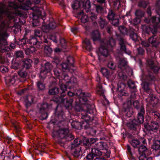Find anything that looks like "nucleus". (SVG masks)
<instances>
[{
  "mask_svg": "<svg viewBox=\"0 0 160 160\" xmlns=\"http://www.w3.org/2000/svg\"><path fill=\"white\" fill-rule=\"evenodd\" d=\"M72 86L71 85V90ZM91 96L90 93L82 92L80 89H75L74 92L71 90V110L73 107L72 103L75 102L74 110L81 112L80 117L82 119L81 122L72 120L71 122L72 128L78 130L87 129L89 127V122L92 120L93 115H95L96 110L94 104L88 103V98Z\"/></svg>",
  "mask_w": 160,
  "mask_h": 160,
  "instance_id": "1",
  "label": "nucleus"
},
{
  "mask_svg": "<svg viewBox=\"0 0 160 160\" xmlns=\"http://www.w3.org/2000/svg\"><path fill=\"white\" fill-rule=\"evenodd\" d=\"M66 85H61L59 89L57 87L53 86L52 84L49 87L48 93L49 95H56L60 93V96H56L52 100L57 104L63 105L65 109L70 113V90L67 92Z\"/></svg>",
  "mask_w": 160,
  "mask_h": 160,
  "instance_id": "2",
  "label": "nucleus"
},
{
  "mask_svg": "<svg viewBox=\"0 0 160 160\" xmlns=\"http://www.w3.org/2000/svg\"><path fill=\"white\" fill-rule=\"evenodd\" d=\"M116 45L115 40L112 37H110L105 41L104 45L99 49L98 59L100 62H105L109 55V51H112V48Z\"/></svg>",
  "mask_w": 160,
  "mask_h": 160,
  "instance_id": "3",
  "label": "nucleus"
},
{
  "mask_svg": "<svg viewBox=\"0 0 160 160\" xmlns=\"http://www.w3.org/2000/svg\"><path fill=\"white\" fill-rule=\"evenodd\" d=\"M98 140L97 138H88L82 136L80 138L75 136L71 133V142L72 141V147L79 146L80 145L83 146L86 150L90 149L91 145Z\"/></svg>",
  "mask_w": 160,
  "mask_h": 160,
  "instance_id": "4",
  "label": "nucleus"
},
{
  "mask_svg": "<svg viewBox=\"0 0 160 160\" xmlns=\"http://www.w3.org/2000/svg\"><path fill=\"white\" fill-rule=\"evenodd\" d=\"M70 133L68 129L62 128L52 132L53 138L59 142H62L64 146H70Z\"/></svg>",
  "mask_w": 160,
  "mask_h": 160,
  "instance_id": "5",
  "label": "nucleus"
},
{
  "mask_svg": "<svg viewBox=\"0 0 160 160\" xmlns=\"http://www.w3.org/2000/svg\"><path fill=\"white\" fill-rule=\"evenodd\" d=\"M145 113V109L143 107L141 108L138 113L137 118H134L127 123V125L129 128L131 130L137 131L140 125L144 122Z\"/></svg>",
  "mask_w": 160,
  "mask_h": 160,
  "instance_id": "6",
  "label": "nucleus"
},
{
  "mask_svg": "<svg viewBox=\"0 0 160 160\" xmlns=\"http://www.w3.org/2000/svg\"><path fill=\"white\" fill-rule=\"evenodd\" d=\"M52 108V104L43 102L38 104L36 112L42 120L46 119L48 116L49 109Z\"/></svg>",
  "mask_w": 160,
  "mask_h": 160,
  "instance_id": "7",
  "label": "nucleus"
},
{
  "mask_svg": "<svg viewBox=\"0 0 160 160\" xmlns=\"http://www.w3.org/2000/svg\"><path fill=\"white\" fill-rule=\"evenodd\" d=\"M77 13L78 14V16L81 18L82 22L84 23L91 20L95 26L98 25L97 22V16L95 13H91L90 14L85 15L83 11H78Z\"/></svg>",
  "mask_w": 160,
  "mask_h": 160,
  "instance_id": "8",
  "label": "nucleus"
},
{
  "mask_svg": "<svg viewBox=\"0 0 160 160\" xmlns=\"http://www.w3.org/2000/svg\"><path fill=\"white\" fill-rule=\"evenodd\" d=\"M53 66L51 63L49 62H46L42 66L41 68L40 73V78L44 79L47 76L48 74L51 73V70L53 68Z\"/></svg>",
  "mask_w": 160,
  "mask_h": 160,
  "instance_id": "9",
  "label": "nucleus"
},
{
  "mask_svg": "<svg viewBox=\"0 0 160 160\" xmlns=\"http://www.w3.org/2000/svg\"><path fill=\"white\" fill-rule=\"evenodd\" d=\"M158 28L159 26L153 25L150 27L149 26L145 24L142 25V28L143 33L146 35H149L150 33H152V35H154L157 32Z\"/></svg>",
  "mask_w": 160,
  "mask_h": 160,
  "instance_id": "10",
  "label": "nucleus"
},
{
  "mask_svg": "<svg viewBox=\"0 0 160 160\" xmlns=\"http://www.w3.org/2000/svg\"><path fill=\"white\" fill-rule=\"evenodd\" d=\"M128 139L129 142L132 147L134 148H138V151L139 148L141 146L145 147L144 145H141L140 141L136 137L135 134L133 135L132 134H128Z\"/></svg>",
  "mask_w": 160,
  "mask_h": 160,
  "instance_id": "11",
  "label": "nucleus"
},
{
  "mask_svg": "<svg viewBox=\"0 0 160 160\" xmlns=\"http://www.w3.org/2000/svg\"><path fill=\"white\" fill-rule=\"evenodd\" d=\"M123 118L125 119H127L128 118H130L133 116L134 112L133 108L131 107L130 105L127 104H124L123 108L122 110Z\"/></svg>",
  "mask_w": 160,
  "mask_h": 160,
  "instance_id": "12",
  "label": "nucleus"
},
{
  "mask_svg": "<svg viewBox=\"0 0 160 160\" xmlns=\"http://www.w3.org/2000/svg\"><path fill=\"white\" fill-rule=\"evenodd\" d=\"M126 84L124 83H121L118 84L117 90L119 91L118 95L120 98L123 99L125 97H128L129 94L125 90Z\"/></svg>",
  "mask_w": 160,
  "mask_h": 160,
  "instance_id": "13",
  "label": "nucleus"
},
{
  "mask_svg": "<svg viewBox=\"0 0 160 160\" xmlns=\"http://www.w3.org/2000/svg\"><path fill=\"white\" fill-rule=\"evenodd\" d=\"M138 152L140 155L139 160H146L148 156L151 153L148 148L144 146H142L139 148Z\"/></svg>",
  "mask_w": 160,
  "mask_h": 160,
  "instance_id": "14",
  "label": "nucleus"
},
{
  "mask_svg": "<svg viewBox=\"0 0 160 160\" xmlns=\"http://www.w3.org/2000/svg\"><path fill=\"white\" fill-rule=\"evenodd\" d=\"M143 127L142 128L144 132H147L151 131H154L157 129V126L155 124L154 125H151V122L148 120L146 118V122L142 125Z\"/></svg>",
  "mask_w": 160,
  "mask_h": 160,
  "instance_id": "15",
  "label": "nucleus"
},
{
  "mask_svg": "<svg viewBox=\"0 0 160 160\" xmlns=\"http://www.w3.org/2000/svg\"><path fill=\"white\" fill-rule=\"evenodd\" d=\"M148 74L146 76V81L143 82L142 84V88L144 90L145 93L147 94L148 97L150 95H151L153 93V91L152 89L151 88L150 86V83L148 82V81L153 82L154 81H151L148 80L146 78V77Z\"/></svg>",
  "mask_w": 160,
  "mask_h": 160,
  "instance_id": "16",
  "label": "nucleus"
},
{
  "mask_svg": "<svg viewBox=\"0 0 160 160\" xmlns=\"http://www.w3.org/2000/svg\"><path fill=\"white\" fill-rule=\"evenodd\" d=\"M117 39L118 42V44L120 51L121 52L127 53V52L126 41V40L123 38L122 36L119 35H117Z\"/></svg>",
  "mask_w": 160,
  "mask_h": 160,
  "instance_id": "17",
  "label": "nucleus"
},
{
  "mask_svg": "<svg viewBox=\"0 0 160 160\" xmlns=\"http://www.w3.org/2000/svg\"><path fill=\"white\" fill-rule=\"evenodd\" d=\"M42 46H44V52L47 55L49 56L52 54L53 50L51 47V42L48 39H44L43 41Z\"/></svg>",
  "mask_w": 160,
  "mask_h": 160,
  "instance_id": "18",
  "label": "nucleus"
},
{
  "mask_svg": "<svg viewBox=\"0 0 160 160\" xmlns=\"http://www.w3.org/2000/svg\"><path fill=\"white\" fill-rule=\"evenodd\" d=\"M42 0H28L26 3H23L21 5V9L24 10H28L31 8L32 4L35 5L40 3Z\"/></svg>",
  "mask_w": 160,
  "mask_h": 160,
  "instance_id": "19",
  "label": "nucleus"
},
{
  "mask_svg": "<svg viewBox=\"0 0 160 160\" xmlns=\"http://www.w3.org/2000/svg\"><path fill=\"white\" fill-rule=\"evenodd\" d=\"M27 42L31 46H35L37 48H39L42 46L43 43L38 41V38L33 36H31L29 38H28Z\"/></svg>",
  "mask_w": 160,
  "mask_h": 160,
  "instance_id": "20",
  "label": "nucleus"
},
{
  "mask_svg": "<svg viewBox=\"0 0 160 160\" xmlns=\"http://www.w3.org/2000/svg\"><path fill=\"white\" fill-rule=\"evenodd\" d=\"M82 5H83V1H79L78 0H75L73 1L72 5V8L75 11L74 12L76 13V17L79 18V17L78 16V14L77 13L78 11H83L82 9Z\"/></svg>",
  "mask_w": 160,
  "mask_h": 160,
  "instance_id": "21",
  "label": "nucleus"
},
{
  "mask_svg": "<svg viewBox=\"0 0 160 160\" xmlns=\"http://www.w3.org/2000/svg\"><path fill=\"white\" fill-rule=\"evenodd\" d=\"M57 27V24L54 21L50 22L48 24H43L42 26V30L44 32L47 33L50 32L51 29L55 28Z\"/></svg>",
  "mask_w": 160,
  "mask_h": 160,
  "instance_id": "22",
  "label": "nucleus"
},
{
  "mask_svg": "<svg viewBox=\"0 0 160 160\" xmlns=\"http://www.w3.org/2000/svg\"><path fill=\"white\" fill-rule=\"evenodd\" d=\"M160 17L154 16L151 18H146L144 20V22L147 23L152 22L153 24V25L159 26V24L160 22V20L159 19Z\"/></svg>",
  "mask_w": 160,
  "mask_h": 160,
  "instance_id": "23",
  "label": "nucleus"
},
{
  "mask_svg": "<svg viewBox=\"0 0 160 160\" xmlns=\"http://www.w3.org/2000/svg\"><path fill=\"white\" fill-rule=\"evenodd\" d=\"M81 147L76 146L75 147H72V141L71 142V154L75 158H79L80 156V151Z\"/></svg>",
  "mask_w": 160,
  "mask_h": 160,
  "instance_id": "24",
  "label": "nucleus"
},
{
  "mask_svg": "<svg viewBox=\"0 0 160 160\" xmlns=\"http://www.w3.org/2000/svg\"><path fill=\"white\" fill-rule=\"evenodd\" d=\"M32 63V60L28 58H24L22 61V65L23 68L26 70L31 68Z\"/></svg>",
  "mask_w": 160,
  "mask_h": 160,
  "instance_id": "25",
  "label": "nucleus"
},
{
  "mask_svg": "<svg viewBox=\"0 0 160 160\" xmlns=\"http://www.w3.org/2000/svg\"><path fill=\"white\" fill-rule=\"evenodd\" d=\"M19 81V78L17 73H14L6 80V82L8 83L9 85L10 86L13 85L16 82H18Z\"/></svg>",
  "mask_w": 160,
  "mask_h": 160,
  "instance_id": "26",
  "label": "nucleus"
},
{
  "mask_svg": "<svg viewBox=\"0 0 160 160\" xmlns=\"http://www.w3.org/2000/svg\"><path fill=\"white\" fill-rule=\"evenodd\" d=\"M96 12L98 14H100L101 15H103L107 14V11L106 7L103 5L100 4H95Z\"/></svg>",
  "mask_w": 160,
  "mask_h": 160,
  "instance_id": "27",
  "label": "nucleus"
},
{
  "mask_svg": "<svg viewBox=\"0 0 160 160\" xmlns=\"http://www.w3.org/2000/svg\"><path fill=\"white\" fill-rule=\"evenodd\" d=\"M5 36L6 34L0 29V49L2 48L3 46L8 45Z\"/></svg>",
  "mask_w": 160,
  "mask_h": 160,
  "instance_id": "28",
  "label": "nucleus"
},
{
  "mask_svg": "<svg viewBox=\"0 0 160 160\" xmlns=\"http://www.w3.org/2000/svg\"><path fill=\"white\" fill-rule=\"evenodd\" d=\"M19 80L21 82H24L26 81V77L27 76L28 72L26 70L22 69L18 72L17 74Z\"/></svg>",
  "mask_w": 160,
  "mask_h": 160,
  "instance_id": "29",
  "label": "nucleus"
},
{
  "mask_svg": "<svg viewBox=\"0 0 160 160\" xmlns=\"http://www.w3.org/2000/svg\"><path fill=\"white\" fill-rule=\"evenodd\" d=\"M34 97L31 95H27L24 98V101L25 107L28 108L33 102Z\"/></svg>",
  "mask_w": 160,
  "mask_h": 160,
  "instance_id": "30",
  "label": "nucleus"
},
{
  "mask_svg": "<svg viewBox=\"0 0 160 160\" xmlns=\"http://www.w3.org/2000/svg\"><path fill=\"white\" fill-rule=\"evenodd\" d=\"M151 95L148 97L150 98L149 100L153 104V106L155 107L160 106V101L153 94V93Z\"/></svg>",
  "mask_w": 160,
  "mask_h": 160,
  "instance_id": "31",
  "label": "nucleus"
},
{
  "mask_svg": "<svg viewBox=\"0 0 160 160\" xmlns=\"http://www.w3.org/2000/svg\"><path fill=\"white\" fill-rule=\"evenodd\" d=\"M127 85L131 92H135L137 91V86L135 82L132 80L130 79L128 80Z\"/></svg>",
  "mask_w": 160,
  "mask_h": 160,
  "instance_id": "32",
  "label": "nucleus"
},
{
  "mask_svg": "<svg viewBox=\"0 0 160 160\" xmlns=\"http://www.w3.org/2000/svg\"><path fill=\"white\" fill-rule=\"evenodd\" d=\"M64 114V112L61 108L58 106L55 110L56 118H58V119H62L63 118Z\"/></svg>",
  "mask_w": 160,
  "mask_h": 160,
  "instance_id": "33",
  "label": "nucleus"
},
{
  "mask_svg": "<svg viewBox=\"0 0 160 160\" xmlns=\"http://www.w3.org/2000/svg\"><path fill=\"white\" fill-rule=\"evenodd\" d=\"M37 90L38 92H43L45 89V84L43 81L40 80L36 82Z\"/></svg>",
  "mask_w": 160,
  "mask_h": 160,
  "instance_id": "34",
  "label": "nucleus"
},
{
  "mask_svg": "<svg viewBox=\"0 0 160 160\" xmlns=\"http://www.w3.org/2000/svg\"><path fill=\"white\" fill-rule=\"evenodd\" d=\"M98 23L101 29L104 28L108 27V22L101 16L100 17L99 19L98 20Z\"/></svg>",
  "mask_w": 160,
  "mask_h": 160,
  "instance_id": "35",
  "label": "nucleus"
},
{
  "mask_svg": "<svg viewBox=\"0 0 160 160\" xmlns=\"http://www.w3.org/2000/svg\"><path fill=\"white\" fill-rule=\"evenodd\" d=\"M91 38L93 41H99L101 39L100 33L98 30L93 31L91 34Z\"/></svg>",
  "mask_w": 160,
  "mask_h": 160,
  "instance_id": "36",
  "label": "nucleus"
},
{
  "mask_svg": "<svg viewBox=\"0 0 160 160\" xmlns=\"http://www.w3.org/2000/svg\"><path fill=\"white\" fill-rule=\"evenodd\" d=\"M128 35H129L130 38L135 42H136L138 40V36L137 33L135 32L134 29H129V31Z\"/></svg>",
  "mask_w": 160,
  "mask_h": 160,
  "instance_id": "37",
  "label": "nucleus"
},
{
  "mask_svg": "<svg viewBox=\"0 0 160 160\" xmlns=\"http://www.w3.org/2000/svg\"><path fill=\"white\" fill-rule=\"evenodd\" d=\"M28 38L24 36L22 39H19L18 41H15V43L16 44L19 45L20 47H23L26 44H28L27 42V40Z\"/></svg>",
  "mask_w": 160,
  "mask_h": 160,
  "instance_id": "38",
  "label": "nucleus"
},
{
  "mask_svg": "<svg viewBox=\"0 0 160 160\" xmlns=\"http://www.w3.org/2000/svg\"><path fill=\"white\" fill-rule=\"evenodd\" d=\"M52 72L55 77L59 79H60L61 76L64 73V71L63 72L61 69L58 68H54Z\"/></svg>",
  "mask_w": 160,
  "mask_h": 160,
  "instance_id": "39",
  "label": "nucleus"
},
{
  "mask_svg": "<svg viewBox=\"0 0 160 160\" xmlns=\"http://www.w3.org/2000/svg\"><path fill=\"white\" fill-rule=\"evenodd\" d=\"M60 79L64 80L66 81V84L65 85H66L67 87V88L70 89V86H67L70 83V78L68 75L65 72H64L62 75L61 76Z\"/></svg>",
  "mask_w": 160,
  "mask_h": 160,
  "instance_id": "40",
  "label": "nucleus"
},
{
  "mask_svg": "<svg viewBox=\"0 0 160 160\" xmlns=\"http://www.w3.org/2000/svg\"><path fill=\"white\" fill-rule=\"evenodd\" d=\"M33 16V22H32V25L33 27H36L38 26L40 23L39 21L38 20V15L35 12L32 13Z\"/></svg>",
  "mask_w": 160,
  "mask_h": 160,
  "instance_id": "41",
  "label": "nucleus"
},
{
  "mask_svg": "<svg viewBox=\"0 0 160 160\" xmlns=\"http://www.w3.org/2000/svg\"><path fill=\"white\" fill-rule=\"evenodd\" d=\"M118 29L122 35H128L129 29H128L125 26L123 25L119 26L118 27Z\"/></svg>",
  "mask_w": 160,
  "mask_h": 160,
  "instance_id": "42",
  "label": "nucleus"
},
{
  "mask_svg": "<svg viewBox=\"0 0 160 160\" xmlns=\"http://www.w3.org/2000/svg\"><path fill=\"white\" fill-rule=\"evenodd\" d=\"M75 59L71 55V73L72 72H72L75 74H76V71L77 68L74 64Z\"/></svg>",
  "mask_w": 160,
  "mask_h": 160,
  "instance_id": "43",
  "label": "nucleus"
},
{
  "mask_svg": "<svg viewBox=\"0 0 160 160\" xmlns=\"http://www.w3.org/2000/svg\"><path fill=\"white\" fill-rule=\"evenodd\" d=\"M116 17L115 13L114 11L111 9H109L108 10V12L107 18L110 21L114 18Z\"/></svg>",
  "mask_w": 160,
  "mask_h": 160,
  "instance_id": "44",
  "label": "nucleus"
},
{
  "mask_svg": "<svg viewBox=\"0 0 160 160\" xmlns=\"http://www.w3.org/2000/svg\"><path fill=\"white\" fill-rule=\"evenodd\" d=\"M95 143L96 145L97 148L99 150H101L106 149L107 144L105 142H96Z\"/></svg>",
  "mask_w": 160,
  "mask_h": 160,
  "instance_id": "45",
  "label": "nucleus"
},
{
  "mask_svg": "<svg viewBox=\"0 0 160 160\" xmlns=\"http://www.w3.org/2000/svg\"><path fill=\"white\" fill-rule=\"evenodd\" d=\"M83 42L85 44V47L87 50L90 51L92 50V46L89 39L86 38L83 41Z\"/></svg>",
  "mask_w": 160,
  "mask_h": 160,
  "instance_id": "46",
  "label": "nucleus"
},
{
  "mask_svg": "<svg viewBox=\"0 0 160 160\" xmlns=\"http://www.w3.org/2000/svg\"><path fill=\"white\" fill-rule=\"evenodd\" d=\"M151 148L155 151L160 150V141L158 140L153 141V144L151 146Z\"/></svg>",
  "mask_w": 160,
  "mask_h": 160,
  "instance_id": "47",
  "label": "nucleus"
},
{
  "mask_svg": "<svg viewBox=\"0 0 160 160\" xmlns=\"http://www.w3.org/2000/svg\"><path fill=\"white\" fill-rule=\"evenodd\" d=\"M132 102L130 101V104L132 105ZM132 105L133 107L138 111L139 112L140 111V109L141 108L143 107L144 108L143 106H140L139 102L137 100H136L133 101L132 103ZM139 112H138V113Z\"/></svg>",
  "mask_w": 160,
  "mask_h": 160,
  "instance_id": "48",
  "label": "nucleus"
},
{
  "mask_svg": "<svg viewBox=\"0 0 160 160\" xmlns=\"http://www.w3.org/2000/svg\"><path fill=\"white\" fill-rule=\"evenodd\" d=\"M91 8L90 2L87 0L85 2L83 1V5H82V9H85L87 12H88Z\"/></svg>",
  "mask_w": 160,
  "mask_h": 160,
  "instance_id": "49",
  "label": "nucleus"
},
{
  "mask_svg": "<svg viewBox=\"0 0 160 160\" xmlns=\"http://www.w3.org/2000/svg\"><path fill=\"white\" fill-rule=\"evenodd\" d=\"M101 72L103 75L107 79H109L110 76V72L106 68H101Z\"/></svg>",
  "mask_w": 160,
  "mask_h": 160,
  "instance_id": "50",
  "label": "nucleus"
},
{
  "mask_svg": "<svg viewBox=\"0 0 160 160\" xmlns=\"http://www.w3.org/2000/svg\"><path fill=\"white\" fill-rule=\"evenodd\" d=\"M59 45L62 48L66 49L68 47L67 41L63 38H61L60 39Z\"/></svg>",
  "mask_w": 160,
  "mask_h": 160,
  "instance_id": "51",
  "label": "nucleus"
},
{
  "mask_svg": "<svg viewBox=\"0 0 160 160\" xmlns=\"http://www.w3.org/2000/svg\"><path fill=\"white\" fill-rule=\"evenodd\" d=\"M118 67L121 69H124L127 66V62L123 59H120Z\"/></svg>",
  "mask_w": 160,
  "mask_h": 160,
  "instance_id": "52",
  "label": "nucleus"
},
{
  "mask_svg": "<svg viewBox=\"0 0 160 160\" xmlns=\"http://www.w3.org/2000/svg\"><path fill=\"white\" fill-rule=\"evenodd\" d=\"M16 56V60L19 61V59H20V60H22L23 58V53L22 51H18L16 52L15 53Z\"/></svg>",
  "mask_w": 160,
  "mask_h": 160,
  "instance_id": "53",
  "label": "nucleus"
},
{
  "mask_svg": "<svg viewBox=\"0 0 160 160\" xmlns=\"http://www.w3.org/2000/svg\"><path fill=\"white\" fill-rule=\"evenodd\" d=\"M145 50L141 47H139L137 49L136 56L137 57L143 56L145 53Z\"/></svg>",
  "mask_w": 160,
  "mask_h": 160,
  "instance_id": "54",
  "label": "nucleus"
},
{
  "mask_svg": "<svg viewBox=\"0 0 160 160\" xmlns=\"http://www.w3.org/2000/svg\"><path fill=\"white\" fill-rule=\"evenodd\" d=\"M152 115L155 120L158 121L160 120V113L158 112L157 111L152 112Z\"/></svg>",
  "mask_w": 160,
  "mask_h": 160,
  "instance_id": "55",
  "label": "nucleus"
},
{
  "mask_svg": "<svg viewBox=\"0 0 160 160\" xmlns=\"http://www.w3.org/2000/svg\"><path fill=\"white\" fill-rule=\"evenodd\" d=\"M43 31L41 29H37L35 31L34 34L33 36H35L36 38H40L42 35Z\"/></svg>",
  "mask_w": 160,
  "mask_h": 160,
  "instance_id": "56",
  "label": "nucleus"
},
{
  "mask_svg": "<svg viewBox=\"0 0 160 160\" xmlns=\"http://www.w3.org/2000/svg\"><path fill=\"white\" fill-rule=\"evenodd\" d=\"M18 61L16 60V61L12 64L11 65L12 68L17 69L20 67L21 64H22V61H20L19 62H18Z\"/></svg>",
  "mask_w": 160,
  "mask_h": 160,
  "instance_id": "57",
  "label": "nucleus"
},
{
  "mask_svg": "<svg viewBox=\"0 0 160 160\" xmlns=\"http://www.w3.org/2000/svg\"><path fill=\"white\" fill-rule=\"evenodd\" d=\"M148 4V2L145 0H140L138 3V6L140 7L145 8Z\"/></svg>",
  "mask_w": 160,
  "mask_h": 160,
  "instance_id": "58",
  "label": "nucleus"
},
{
  "mask_svg": "<svg viewBox=\"0 0 160 160\" xmlns=\"http://www.w3.org/2000/svg\"><path fill=\"white\" fill-rule=\"evenodd\" d=\"M94 157H95V156L94 154L93 150L92 149L91 152H89L86 158L88 160H93Z\"/></svg>",
  "mask_w": 160,
  "mask_h": 160,
  "instance_id": "59",
  "label": "nucleus"
},
{
  "mask_svg": "<svg viewBox=\"0 0 160 160\" xmlns=\"http://www.w3.org/2000/svg\"><path fill=\"white\" fill-rule=\"evenodd\" d=\"M90 127V125H89V127L86 129H87V132L88 134L90 135L91 136H94L96 135V131L91 128H89Z\"/></svg>",
  "mask_w": 160,
  "mask_h": 160,
  "instance_id": "60",
  "label": "nucleus"
},
{
  "mask_svg": "<svg viewBox=\"0 0 160 160\" xmlns=\"http://www.w3.org/2000/svg\"><path fill=\"white\" fill-rule=\"evenodd\" d=\"M144 14V12L139 9L136 10L135 12V15L140 18L143 17Z\"/></svg>",
  "mask_w": 160,
  "mask_h": 160,
  "instance_id": "61",
  "label": "nucleus"
},
{
  "mask_svg": "<svg viewBox=\"0 0 160 160\" xmlns=\"http://www.w3.org/2000/svg\"><path fill=\"white\" fill-rule=\"evenodd\" d=\"M107 66L111 70H114L116 68V64L111 60L108 62Z\"/></svg>",
  "mask_w": 160,
  "mask_h": 160,
  "instance_id": "62",
  "label": "nucleus"
},
{
  "mask_svg": "<svg viewBox=\"0 0 160 160\" xmlns=\"http://www.w3.org/2000/svg\"><path fill=\"white\" fill-rule=\"evenodd\" d=\"M118 78L121 79L125 80L127 78V76L126 73L123 71L120 72L118 74Z\"/></svg>",
  "mask_w": 160,
  "mask_h": 160,
  "instance_id": "63",
  "label": "nucleus"
},
{
  "mask_svg": "<svg viewBox=\"0 0 160 160\" xmlns=\"http://www.w3.org/2000/svg\"><path fill=\"white\" fill-rule=\"evenodd\" d=\"M112 24L115 26L118 27L119 25V20L116 17L112 19L111 20Z\"/></svg>",
  "mask_w": 160,
  "mask_h": 160,
  "instance_id": "64",
  "label": "nucleus"
}]
</instances>
